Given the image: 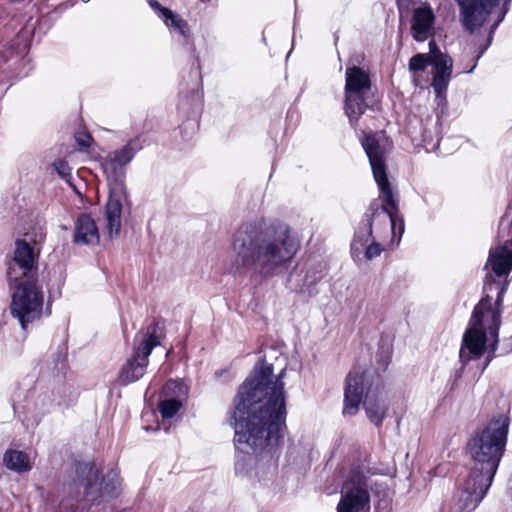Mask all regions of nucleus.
I'll list each match as a JSON object with an SVG mask.
<instances>
[{
  "mask_svg": "<svg viewBox=\"0 0 512 512\" xmlns=\"http://www.w3.org/2000/svg\"><path fill=\"white\" fill-rule=\"evenodd\" d=\"M273 365L259 361L233 400L234 446L238 457L276 453L286 430L285 369L273 376Z\"/></svg>",
  "mask_w": 512,
  "mask_h": 512,
  "instance_id": "obj_1",
  "label": "nucleus"
},
{
  "mask_svg": "<svg viewBox=\"0 0 512 512\" xmlns=\"http://www.w3.org/2000/svg\"><path fill=\"white\" fill-rule=\"evenodd\" d=\"M299 247L288 228L267 226L263 222L243 223L233 237L232 249L237 258L230 272L236 274L248 269L263 277L271 276L292 261Z\"/></svg>",
  "mask_w": 512,
  "mask_h": 512,
  "instance_id": "obj_2",
  "label": "nucleus"
},
{
  "mask_svg": "<svg viewBox=\"0 0 512 512\" xmlns=\"http://www.w3.org/2000/svg\"><path fill=\"white\" fill-rule=\"evenodd\" d=\"M359 141L365 151L371 166L374 180L378 186L382 204L373 200L355 232L351 243L352 250H360L365 247L373 236V224L375 221H382L384 224L389 220L391 230L395 231L397 220H400V230L404 232V219L399 211L398 200L395 198L393 188L388 178V166L386 163L387 149L381 145L377 134L361 131Z\"/></svg>",
  "mask_w": 512,
  "mask_h": 512,
  "instance_id": "obj_3",
  "label": "nucleus"
},
{
  "mask_svg": "<svg viewBox=\"0 0 512 512\" xmlns=\"http://www.w3.org/2000/svg\"><path fill=\"white\" fill-rule=\"evenodd\" d=\"M391 363V353L379 350L376 354V365L363 371L351 370L345 379L343 414L354 416L360 404L367 418L377 428H381L387 416L389 406L386 403V392L383 374Z\"/></svg>",
  "mask_w": 512,
  "mask_h": 512,
  "instance_id": "obj_4",
  "label": "nucleus"
},
{
  "mask_svg": "<svg viewBox=\"0 0 512 512\" xmlns=\"http://www.w3.org/2000/svg\"><path fill=\"white\" fill-rule=\"evenodd\" d=\"M510 419L497 414L479 425L466 442V454L472 461L470 472L473 475L494 480L499 464L505 454L508 442Z\"/></svg>",
  "mask_w": 512,
  "mask_h": 512,
  "instance_id": "obj_5",
  "label": "nucleus"
},
{
  "mask_svg": "<svg viewBox=\"0 0 512 512\" xmlns=\"http://www.w3.org/2000/svg\"><path fill=\"white\" fill-rule=\"evenodd\" d=\"M7 279L10 288L14 289L11 295V314L26 329L28 324L42 316L44 295L42 287L38 285V276L19 278L12 264H9Z\"/></svg>",
  "mask_w": 512,
  "mask_h": 512,
  "instance_id": "obj_6",
  "label": "nucleus"
},
{
  "mask_svg": "<svg viewBox=\"0 0 512 512\" xmlns=\"http://www.w3.org/2000/svg\"><path fill=\"white\" fill-rule=\"evenodd\" d=\"M373 84L368 70L359 66L345 70L344 112L353 128L368 109H374L377 101L372 91Z\"/></svg>",
  "mask_w": 512,
  "mask_h": 512,
  "instance_id": "obj_7",
  "label": "nucleus"
},
{
  "mask_svg": "<svg viewBox=\"0 0 512 512\" xmlns=\"http://www.w3.org/2000/svg\"><path fill=\"white\" fill-rule=\"evenodd\" d=\"M511 1L512 0H470L464 2V6H459L461 8L462 22L464 27L470 33H473L477 27H481L485 23L488 16L492 12V9L501 5L498 17L491 26L486 42L479 46L478 53L471 60L472 64L469 67H464L465 72H473L478 64V60L491 45L493 40V33L499 24L504 20L507 12L509 11Z\"/></svg>",
  "mask_w": 512,
  "mask_h": 512,
  "instance_id": "obj_8",
  "label": "nucleus"
},
{
  "mask_svg": "<svg viewBox=\"0 0 512 512\" xmlns=\"http://www.w3.org/2000/svg\"><path fill=\"white\" fill-rule=\"evenodd\" d=\"M80 472H86L82 484L84 495L90 498L92 505H98L104 499H116L121 495L123 479L117 469H111L103 476L93 462H88L80 467Z\"/></svg>",
  "mask_w": 512,
  "mask_h": 512,
  "instance_id": "obj_9",
  "label": "nucleus"
},
{
  "mask_svg": "<svg viewBox=\"0 0 512 512\" xmlns=\"http://www.w3.org/2000/svg\"><path fill=\"white\" fill-rule=\"evenodd\" d=\"M483 296L474 306L469 324L483 329L490 336H497L502 323L504 296L501 290L483 291Z\"/></svg>",
  "mask_w": 512,
  "mask_h": 512,
  "instance_id": "obj_10",
  "label": "nucleus"
},
{
  "mask_svg": "<svg viewBox=\"0 0 512 512\" xmlns=\"http://www.w3.org/2000/svg\"><path fill=\"white\" fill-rule=\"evenodd\" d=\"M483 270V291L501 290L507 292L511 283L509 278L512 272V248L506 246H492L489 249Z\"/></svg>",
  "mask_w": 512,
  "mask_h": 512,
  "instance_id": "obj_11",
  "label": "nucleus"
},
{
  "mask_svg": "<svg viewBox=\"0 0 512 512\" xmlns=\"http://www.w3.org/2000/svg\"><path fill=\"white\" fill-rule=\"evenodd\" d=\"M493 480L469 472L457 502L456 512H472L485 497Z\"/></svg>",
  "mask_w": 512,
  "mask_h": 512,
  "instance_id": "obj_12",
  "label": "nucleus"
},
{
  "mask_svg": "<svg viewBox=\"0 0 512 512\" xmlns=\"http://www.w3.org/2000/svg\"><path fill=\"white\" fill-rule=\"evenodd\" d=\"M137 140H130L121 149L101 158V167L108 180L118 181L125 176L124 167L133 159L137 152Z\"/></svg>",
  "mask_w": 512,
  "mask_h": 512,
  "instance_id": "obj_13",
  "label": "nucleus"
},
{
  "mask_svg": "<svg viewBox=\"0 0 512 512\" xmlns=\"http://www.w3.org/2000/svg\"><path fill=\"white\" fill-rule=\"evenodd\" d=\"M39 254L40 251H36L35 247L25 239L15 240L12 261L14 265L22 271V276L20 278L38 276Z\"/></svg>",
  "mask_w": 512,
  "mask_h": 512,
  "instance_id": "obj_14",
  "label": "nucleus"
},
{
  "mask_svg": "<svg viewBox=\"0 0 512 512\" xmlns=\"http://www.w3.org/2000/svg\"><path fill=\"white\" fill-rule=\"evenodd\" d=\"M487 335L489 334L483 329L469 324L462 339V346L459 353L461 361L467 362L470 359H479L482 357L487 350Z\"/></svg>",
  "mask_w": 512,
  "mask_h": 512,
  "instance_id": "obj_15",
  "label": "nucleus"
},
{
  "mask_svg": "<svg viewBox=\"0 0 512 512\" xmlns=\"http://www.w3.org/2000/svg\"><path fill=\"white\" fill-rule=\"evenodd\" d=\"M148 364L149 358L144 357L142 353L133 348L131 356L121 366L116 376L115 384L125 387L139 381L145 375Z\"/></svg>",
  "mask_w": 512,
  "mask_h": 512,
  "instance_id": "obj_16",
  "label": "nucleus"
},
{
  "mask_svg": "<svg viewBox=\"0 0 512 512\" xmlns=\"http://www.w3.org/2000/svg\"><path fill=\"white\" fill-rule=\"evenodd\" d=\"M185 393L183 383L170 379L162 387L161 395L165 397L159 401L158 410L164 419L173 418L181 409L182 401L179 396Z\"/></svg>",
  "mask_w": 512,
  "mask_h": 512,
  "instance_id": "obj_17",
  "label": "nucleus"
},
{
  "mask_svg": "<svg viewBox=\"0 0 512 512\" xmlns=\"http://www.w3.org/2000/svg\"><path fill=\"white\" fill-rule=\"evenodd\" d=\"M435 14L429 5L413 10L411 35L416 42H425L434 35Z\"/></svg>",
  "mask_w": 512,
  "mask_h": 512,
  "instance_id": "obj_18",
  "label": "nucleus"
},
{
  "mask_svg": "<svg viewBox=\"0 0 512 512\" xmlns=\"http://www.w3.org/2000/svg\"><path fill=\"white\" fill-rule=\"evenodd\" d=\"M72 242L76 246L98 245L100 234L98 226L92 216L88 213H80L74 222V233Z\"/></svg>",
  "mask_w": 512,
  "mask_h": 512,
  "instance_id": "obj_19",
  "label": "nucleus"
},
{
  "mask_svg": "<svg viewBox=\"0 0 512 512\" xmlns=\"http://www.w3.org/2000/svg\"><path fill=\"white\" fill-rule=\"evenodd\" d=\"M124 191L122 189H111L105 205V215L107 220V229L110 235H118L121 229L122 199Z\"/></svg>",
  "mask_w": 512,
  "mask_h": 512,
  "instance_id": "obj_20",
  "label": "nucleus"
},
{
  "mask_svg": "<svg viewBox=\"0 0 512 512\" xmlns=\"http://www.w3.org/2000/svg\"><path fill=\"white\" fill-rule=\"evenodd\" d=\"M369 501V492L365 488L355 486L341 496L337 512H363Z\"/></svg>",
  "mask_w": 512,
  "mask_h": 512,
  "instance_id": "obj_21",
  "label": "nucleus"
},
{
  "mask_svg": "<svg viewBox=\"0 0 512 512\" xmlns=\"http://www.w3.org/2000/svg\"><path fill=\"white\" fill-rule=\"evenodd\" d=\"M3 464L8 470L24 473L32 469L29 455L20 450L8 449L3 456Z\"/></svg>",
  "mask_w": 512,
  "mask_h": 512,
  "instance_id": "obj_22",
  "label": "nucleus"
},
{
  "mask_svg": "<svg viewBox=\"0 0 512 512\" xmlns=\"http://www.w3.org/2000/svg\"><path fill=\"white\" fill-rule=\"evenodd\" d=\"M494 246H506L512 248V217L503 215L499 221Z\"/></svg>",
  "mask_w": 512,
  "mask_h": 512,
  "instance_id": "obj_23",
  "label": "nucleus"
},
{
  "mask_svg": "<svg viewBox=\"0 0 512 512\" xmlns=\"http://www.w3.org/2000/svg\"><path fill=\"white\" fill-rule=\"evenodd\" d=\"M164 23L179 32L183 37H190V28L186 20L171 11V16H166L163 19Z\"/></svg>",
  "mask_w": 512,
  "mask_h": 512,
  "instance_id": "obj_24",
  "label": "nucleus"
},
{
  "mask_svg": "<svg viewBox=\"0 0 512 512\" xmlns=\"http://www.w3.org/2000/svg\"><path fill=\"white\" fill-rule=\"evenodd\" d=\"M433 64V72H443L446 75L452 74L453 60L452 58L443 53L436 54V59H431Z\"/></svg>",
  "mask_w": 512,
  "mask_h": 512,
  "instance_id": "obj_25",
  "label": "nucleus"
},
{
  "mask_svg": "<svg viewBox=\"0 0 512 512\" xmlns=\"http://www.w3.org/2000/svg\"><path fill=\"white\" fill-rule=\"evenodd\" d=\"M161 340V338L146 332L144 339L134 349L149 358L153 349L161 344Z\"/></svg>",
  "mask_w": 512,
  "mask_h": 512,
  "instance_id": "obj_26",
  "label": "nucleus"
},
{
  "mask_svg": "<svg viewBox=\"0 0 512 512\" xmlns=\"http://www.w3.org/2000/svg\"><path fill=\"white\" fill-rule=\"evenodd\" d=\"M450 79L451 75H446L443 72H433L432 87L437 96H440L442 93L446 92Z\"/></svg>",
  "mask_w": 512,
  "mask_h": 512,
  "instance_id": "obj_27",
  "label": "nucleus"
},
{
  "mask_svg": "<svg viewBox=\"0 0 512 512\" xmlns=\"http://www.w3.org/2000/svg\"><path fill=\"white\" fill-rule=\"evenodd\" d=\"M430 62L431 59L429 56L418 53L409 60V69L413 72H423Z\"/></svg>",
  "mask_w": 512,
  "mask_h": 512,
  "instance_id": "obj_28",
  "label": "nucleus"
},
{
  "mask_svg": "<svg viewBox=\"0 0 512 512\" xmlns=\"http://www.w3.org/2000/svg\"><path fill=\"white\" fill-rule=\"evenodd\" d=\"M146 332L163 339L166 335L165 320L162 317H155L147 326Z\"/></svg>",
  "mask_w": 512,
  "mask_h": 512,
  "instance_id": "obj_29",
  "label": "nucleus"
},
{
  "mask_svg": "<svg viewBox=\"0 0 512 512\" xmlns=\"http://www.w3.org/2000/svg\"><path fill=\"white\" fill-rule=\"evenodd\" d=\"M53 167L58 173V175L65 179L67 182L72 178L71 174V167L69 166L68 162L64 159H56L53 162Z\"/></svg>",
  "mask_w": 512,
  "mask_h": 512,
  "instance_id": "obj_30",
  "label": "nucleus"
},
{
  "mask_svg": "<svg viewBox=\"0 0 512 512\" xmlns=\"http://www.w3.org/2000/svg\"><path fill=\"white\" fill-rule=\"evenodd\" d=\"M75 141L80 148H89L94 142V139L89 132L78 131L75 134Z\"/></svg>",
  "mask_w": 512,
  "mask_h": 512,
  "instance_id": "obj_31",
  "label": "nucleus"
},
{
  "mask_svg": "<svg viewBox=\"0 0 512 512\" xmlns=\"http://www.w3.org/2000/svg\"><path fill=\"white\" fill-rule=\"evenodd\" d=\"M77 509V503L76 501L71 497L63 498L57 509L56 512H75Z\"/></svg>",
  "mask_w": 512,
  "mask_h": 512,
  "instance_id": "obj_32",
  "label": "nucleus"
},
{
  "mask_svg": "<svg viewBox=\"0 0 512 512\" xmlns=\"http://www.w3.org/2000/svg\"><path fill=\"white\" fill-rule=\"evenodd\" d=\"M365 247V257L368 260L378 257L383 251V247L381 246L380 243L377 242H372L369 245L367 244Z\"/></svg>",
  "mask_w": 512,
  "mask_h": 512,
  "instance_id": "obj_33",
  "label": "nucleus"
},
{
  "mask_svg": "<svg viewBox=\"0 0 512 512\" xmlns=\"http://www.w3.org/2000/svg\"><path fill=\"white\" fill-rule=\"evenodd\" d=\"M149 5L162 19L166 16H171L172 10L162 6L157 0H149Z\"/></svg>",
  "mask_w": 512,
  "mask_h": 512,
  "instance_id": "obj_34",
  "label": "nucleus"
},
{
  "mask_svg": "<svg viewBox=\"0 0 512 512\" xmlns=\"http://www.w3.org/2000/svg\"><path fill=\"white\" fill-rule=\"evenodd\" d=\"M429 50L432 56L430 59H436V54L442 53L434 39L429 42Z\"/></svg>",
  "mask_w": 512,
  "mask_h": 512,
  "instance_id": "obj_35",
  "label": "nucleus"
},
{
  "mask_svg": "<svg viewBox=\"0 0 512 512\" xmlns=\"http://www.w3.org/2000/svg\"><path fill=\"white\" fill-rule=\"evenodd\" d=\"M492 342L489 345V351L496 352L498 342H499V334L497 336H491Z\"/></svg>",
  "mask_w": 512,
  "mask_h": 512,
  "instance_id": "obj_36",
  "label": "nucleus"
},
{
  "mask_svg": "<svg viewBox=\"0 0 512 512\" xmlns=\"http://www.w3.org/2000/svg\"><path fill=\"white\" fill-rule=\"evenodd\" d=\"M495 356H496L495 352L488 351V355L485 359V364H484L483 369H485L489 365V363L495 358Z\"/></svg>",
  "mask_w": 512,
  "mask_h": 512,
  "instance_id": "obj_37",
  "label": "nucleus"
},
{
  "mask_svg": "<svg viewBox=\"0 0 512 512\" xmlns=\"http://www.w3.org/2000/svg\"><path fill=\"white\" fill-rule=\"evenodd\" d=\"M36 237H39V241H42L46 237V233L43 231L42 228H40V233L35 235Z\"/></svg>",
  "mask_w": 512,
  "mask_h": 512,
  "instance_id": "obj_38",
  "label": "nucleus"
},
{
  "mask_svg": "<svg viewBox=\"0 0 512 512\" xmlns=\"http://www.w3.org/2000/svg\"><path fill=\"white\" fill-rule=\"evenodd\" d=\"M397 230L399 231V234L401 236L403 234V232H401V230H400V220L399 219L397 220L395 231L392 230V233L395 235Z\"/></svg>",
  "mask_w": 512,
  "mask_h": 512,
  "instance_id": "obj_39",
  "label": "nucleus"
},
{
  "mask_svg": "<svg viewBox=\"0 0 512 512\" xmlns=\"http://www.w3.org/2000/svg\"><path fill=\"white\" fill-rule=\"evenodd\" d=\"M456 3L459 5V6H464V2H467L468 0H455Z\"/></svg>",
  "mask_w": 512,
  "mask_h": 512,
  "instance_id": "obj_40",
  "label": "nucleus"
},
{
  "mask_svg": "<svg viewBox=\"0 0 512 512\" xmlns=\"http://www.w3.org/2000/svg\"><path fill=\"white\" fill-rule=\"evenodd\" d=\"M203 3H211L213 0H200Z\"/></svg>",
  "mask_w": 512,
  "mask_h": 512,
  "instance_id": "obj_41",
  "label": "nucleus"
}]
</instances>
